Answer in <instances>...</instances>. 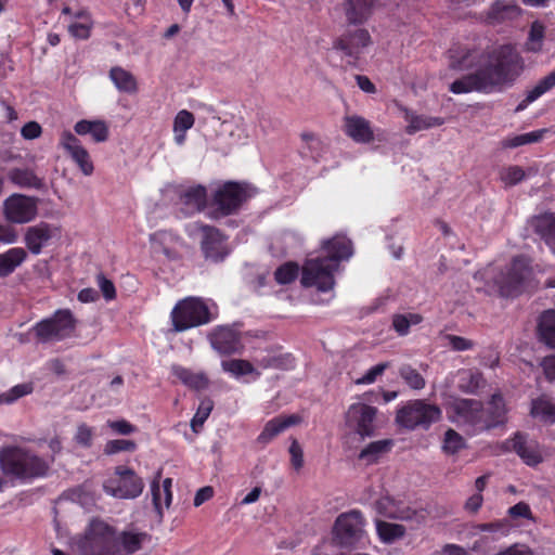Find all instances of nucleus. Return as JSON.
<instances>
[{
  "instance_id": "obj_13",
  "label": "nucleus",
  "mask_w": 555,
  "mask_h": 555,
  "mask_svg": "<svg viewBox=\"0 0 555 555\" xmlns=\"http://www.w3.org/2000/svg\"><path fill=\"white\" fill-rule=\"evenodd\" d=\"M377 409L363 402H356L349 405L345 422L348 427L354 430L362 439L374 434V421Z\"/></svg>"
},
{
  "instance_id": "obj_40",
  "label": "nucleus",
  "mask_w": 555,
  "mask_h": 555,
  "mask_svg": "<svg viewBox=\"0 0 555 555\" xmlns=\"http://www.w3.org/2000/svg\"><path fill=\"white\" fill-rule=\"evenodd\" d=\"M34 391V384L31 382L22 383L13 386L9 390L0 393V405L13 404L18 399L24 398Z\"/></svg>"
},
{
  "instance_id": "obj_4",
  "label": "nucleus",
  "mask_w": 555,
  "mask_h": 555,
  "mask_svg": "<svg viewBox=\"0 0 555 555\" xmlns=\"http://www.w3.org/2000/svg\"><path fill=\"white\" fill-rule=\"evenodd\" d=\"M77 320L69 309H59L52 315L42 319L31 327L38 343L54 344L73 336Z\"/></svg>"
},
{
  "instance_id": "obj_56",
  "label": "nucleus",
  "mask_w": 555,
  "mask_h": 555,
  "mask_svg": "<svg viewBox=\"0 0 555 555\" xmlns=\"http://www.w3.org/2000/svg\"><path fill=\"white\" fill-rule=\"evenodd\" d=\"M555 87V69L551 72L547 76L542 78L533 88L532 91L539 98L546 93L548 90Z\"/></svg>"
},
{
  "instance_id": "obj_43",
  "label": "nucleus",
  "mask_w": 555,
  "mask_h": 555,
  "mask_svg": "<svg viewBox=\"0 0 555 555\" xmlns=\"http://www.w3.org/2000/svg\"><path fill=\"white\" fill-rule=\"evenodd\" d=\"M499 177L505 186H513L525 179L526 172L521 167L512 165L501 168Z\"/></svg>"
},
{
  "instance_id": "obj_19",
  "label": "nucleus",
  "mask_w": 555,
  "mask_h": 555,
  "mask_svg": "<svg viewBox=\"0 0 555 555\" xmlns=\"http://www.w3.org/2000/svg\"><path fill=\"white\" fill-rule=\"evenodd\" d=\"M60 145L68 153L85 176L93 173L94 166L92 159L75 134L70 131H63L60 138Z\"/></svg>"
},
{
  "instance_id": "obj_50",
  "label": "nucleus",
  "mask_w": 555,
  "mask_h": 555,
  "mask_svg": "<svg viewBox=\"0 0 555 555\" xmlns=\"http://www.w3.org/2000/svg\"><path fill=\"white\" fill-rule=\"evenodd\" d=\"M544 37V27L538 22H534L531 25L529 33V41L527 42V48L529 51L538 52L541 50L542 40Z\"/></svg>"
},
{
  "instance_id": "obj_2",
  "label": "nucleus",
  "mask_w": 555,
  "mask_h": 555,
  "mask_svg": "<svg viewBox=\"0 0 555 555\" xmlns=\"http://www.w3.org/2000/svg\"><path fill=\"white\" fill-rule=\"evenodd\" d=\"M146 539V533L133 529L125 530L116 537L106 522L94 519L78 541L77 548L79 555H111L112 546L118 544L124 551L133 553L141 548Z\"/></svg>"
},
{
  "instance_id": "obj_41",
  "label": "nucleus",
  "mask_w": 555,
  "mask_h": 555,
  "mask_svg": "<svg viewBox=\"0 0 555 555\" xmlns=\"http://www.w3.org/2000/svg\"><path fill=\"white\" fill-rule=\"evenodd\" d=\"M422 320L423 318L417 313L395 314L392 317V327L400 336H404L409 333L411 325H416Z\"/></svg>"
},
{
  "instance_id": "obj_28",
  "label": "nucleus",
  "mask_w": 555,
  "mask_h": 555,
  "mask_svg": "<svg viewBox=\"0 0 555 555\" xmlns=\"http://www.w3.org/2000/svg\"><path fill=\"white\" fill-rule=\"evenodd\" d=\"M27 258V253L22 247H13L0 254V278L12 274Z\"/></svg>"
},
{
  "instance_id": "obj_57",
  "label": "nucleus",
  "mask_w": 555,
  "mask_h": 555,
  "mask_svg": "<svg viewBox=\"0 0 555 555\" xmlns=\"http://www.w3.org/2000/svg\"><path fill=\"white\" fill-rule=\"evenodd\" d=\"M311 555H345L334 541L323 542L314 547Z\"/></svg>"
},
{
  "instance_id": "obj_3",
  "label": "nucleus",
  "mask_w": 555,
  "mask_h": 555,
  "mask_svg": "<svg viewBox=\"0 0 555 555\" xmlns=\"http://www.w3.org/2000/svg\"><path fill=\"white\" fill-rule=\"evenodd\" d=\"M441 409L424 399L410 400L397 410L396 423L409 430H427L440 421Z\"/></svg>"
},
{
  "instance_id": "obj_9",
  "label": "nucleus",
  "mask_w": 555,
  "mask_h": 555,
  "mask_svg": "<svg viewBox=\"0 0 555 555\" xmlns=\"http://www.w3.org/2000/svg\"><path fill=\"white\" fill-rule=\"evenodd\" d=\"M0 467L3 474L20 478L41 476L48 468L34 453H0Z\"/></svg>"
},
{
  "instance_id": "obj_25",
  "label": "nucleus",
  "mask_w": 555,
  "mask_h": 555,
  "mask_svg": "<svg viewBox=\"0 0 555 555\" xmlns=\"http://www.w3.org/2000/svg\"><path fill=\"white\" fill-rule=\"evenodd\" d=\"M323 248L327 253L326 257L337 264L340 260L349 259L353 253L351 241L343 235H336L324 242Z\"/></svg>"
},
{
  "instance_id": "obj_11",
  "label": "nucleus",
  "mask_w": 555,
  "mask_h": 555,
  "mask_svg": "<svg viewBox=\"0 0 555 555\" xmlns=\"http://www.w3.org/2000/svg\"><path fill=\"white\" fill-rule=\"evenodd\" d=\"M373 43L367 29H347L333 42V49L340 52L347 59L348 65H357L360 55Z\"/></svg>"
},
{
  "instance_id": "obj_62",
  "label": "nucleus",
  "mask_w": 555,
  "mask_h": 555,
  "mask_svg": "<svg viewBox=\"0 0 555 555\" xmlns=\"http://www.w3.org/2000/svg\"><path fill=\"white\" fill-rule=\"evenodd\" d=\"M508 514L513 518H531V509L529 505L525 502H519L514 506L509 507Z\"/></svg>"
},
{
  "instance_id": "obj_58",
  "label": "nucleus",
  "mask_w": 555,
  "mask_h": 555,
  "mask_svg": "<svg viewBox=\"0 0 555 555\" xmlns=\"http://www.w3.org/2000/svg\"><path fill=\"white\" fill-rule=\"evenodd\" d=\"M98 286L100 287L104 298L112 300L116 297V289L113 282L106 279L103 274L98 275Z\"/></svg>"
},
{
  "instance_id": "obj_35",
  "label": "nucleus",
  "mask_w": 555,
  "mask_h": 555,
  "mask_svg": "<svg viewBox=\"0 0 555 555\" xmlns=\"http://www.w3.org/2000/svg\"><path fill=\"white\" fill-rule=\"evenodd\" d=\"M171 485L172 479L166 478L163 481V485L160 486L157 480H154L151 485V492H152V499L153 504L158 512V514H162L163 511V502L160 501V493L164 494V503L166 507H169L172 500V493H171Z\"/></svg>"
},
{
  "instance_id": "obj_30",
  "label": "nucleus",
  "mask_w": 555,
  "mask_h": 555,
  "mask_svg": "<svg viewBox=\"0 0 555 555\" xmlns=\"http://www.w3.org/2000/svg\"><path fill=\"white\" fill-rule=\"evenodd\" d=\"M109 78L120 92L132 94L138 91L137 79L130 72L122 67H112L109 70Z\"/></svg>"
},
{
  "instance_id": "obj_42",
  "label": "nucleus",
  "mask_w": 555,
  "mask_h": 555,
  "mask_svg": "<svg viewBox=\"0 0 555 555\" xmlns=\"http://www.w3.org/2000/svg\"><path fill=\"white\" fill-rule=\"evenodd\" d=\"M399 375L412 389L421 390L426 385L424 377L418 373L416 369L412 367L410 364H403L400 366Z\"/></svg>"
},
{
  "instance_id": "obj_48",
  "label": "nucleus",
  "mask_w": 555,
  "mask_h": 555,
  "mask_svg": "<svg viewBox=\"0 0 555 555\" xmlns=\"http://www.w3.org/2000/svg\"><path fill=\"white\" fill-rule=\"evenodd\" d=\"M299 272V267L295 262H286L279 267L274 272L275 281L279 284L285 285L293 282Z\"/></svg>"
},
{
  "instance_id": "obj_23",
  "label": "nucleus",
  "mask_w": 555,
  "mask_h": 555,
  "mask_svg": "<svg viewBox=\"0 0 555 555\" xmlns=\"http://www.w3.org/2000/svg\"><path fill=\"white\" fill-rule=\"evenodd\" d=\"M344 131L357 143H370L374 139L370 121L359 115H348L344 118Z\"/></svg>"
},
{
  "instance_id": "obj_54",
  "label": "nucleus",
  "mask_w": 555,
  "mask_h": 555,
  "mask_svg": "<svg viewBox=\"0 0 555 555\" xmlns=\"http://www.w3.org/2000/svg\"><path fill=\"white\" fill-rule=\"evenodd\" d=\"M212 409V404L210 401L203 402L197 412L195 413L194 417L191 421V427L194 431H197L199 427L203 426L207 417L209 416Z\"/></svg>"
},
{
  "instance_id": "obj_33",
  "label": "nucleus",
  "mask_w": 555,
  "mask_h": 555,
  "mask_svg": "<svg viewBox=\"0 0 555 555\" xmlns=\"http://www.w3.org/2000/svg\"><path fill=\"white\" fill-rule=\"evenodd\" d=\"M485 412L486 429L502 424L504 422V416L506 412L503 397L500 393L493 395L491 401L489 402V408Z\"/></svg>"
},
{
  "instance_id": "obj_16",
  "label": "nucleus",
  "mask_w": 555,
  "mask_h": 555,
  "mask_svg": "<svg viewBox=\"0 0 555 555\" xmlns=\"http://www.w3.org/2000/svg\"><path fill=\"white\" fill-rule=\"evenodd\" d=\"M3 210L8 221L27 223L37 216V203L29 196L13 194L4 201Z\"/></svg>"
},
{
  "instance_id": "obj_49",
  "label": "nucleus",
  "mask_w": 555,
  "mask_h": 555,
  "mask_svg": "<svg viewBox=\"0 0 555 555\" xmlns=\"http://www.w3.org/2000/svg\"><path fill=\"white\" fill-rule=\"evenodd\" d=\"M466 448L465 439L454 429L449 428L443 437V451H459Z\"/></svg>"
},
{
  "instance_id": "obj_27",
  "label": "nucleus",
  "mask_w": 555,
  "mask_h": 555,
  "mask_svg": "<svg viewBox=\"0 0 555 555\" xmlns=\"http://www.w3.org/2000/svg\"><path fill=\"white\" fill-rule=\"evenodd\" d=\"M299 421L300 418L297 415H280L274 417L266 424L258 439L260 441L267 442L286 428L299 423Z\"/></svg>"
},
{
  "instance_id": "obj_10",
  "label": "nucleus",
  "mask_w": 555,
  "mask_h": 555,
  "mask_svg": "<svg viewBox=\"0 0 555 555\" xmlns=\"http://www.w3.org/2000/svg\"><path fill=\"white\" fill-rule=\"evenodd\" d=\"M530 275V268L525 258H515L505 270L501 271L493 280V287L500 296L509 297L517 295Z\"/></svg>"
},
{
  "instance_id": "obj_14",
  "label": "nucleus",
  "mask_w": 555,
  "mask_h": 555,
  "mask_svg": "<svg viewBox=\"0 0 555 555\" xmlns=\"http://www.w3.org/2000/svg\"><path fill=\"white\" fill-rule=\"evenodd\" d=\"M450 417L457 423L468 424L479 429H486V412L482 403L475 399H454L449 405Z\"/></svg>"
},
{
  "instance_id": "obj_20",
  "label": "nucleus",
  "mask_w": 555,
  "mask_h": 555,
  "mask_svg": "<svg viewBox=\"0 0 555 555\" xmlns=\"http://www.w3.org/2000/svg\"><path fill=\"white\" fill-rule=\"evenodd\" d=\"M520 14L521 9L515 0H496L488 9L486 17L489 24L498 25L512 22Z\"/></svg>"
},
{
  "instance_id": "obj_59",
  "label": "nucleus",
  "mask_w": 555,
  "mask_h": 555,
  "mask_svg": "<svg viewBox=\"0 0 555 555\" xmlns=\"http://www.w3.org/2000/svg\"><path fill=\"white\" fill-rule=\"evenodd\" d=\"M451 348L455 351H465L474 347V343L465 337L456 335H447Z\"/></svg>"
},
{
  "instance_id": "obj_1",
  "label": "nucleus",
  "mask_w": 555,
  "mask_h": 555,
  "mask_svg": "<svg viewBox=\"0 0 555 555\" xmlns=\"http://www.w3.org/2000/svg\"><path fill=\"white\" fill-rule=\"evenodd\" d=\"M524 69L519 53L512 46H502L489 53L487 61L475 72L453 81L455 94L473 91L492 93L512 85Z\"/></svg>"
},
{
  "instance_id": "obj_47",
  "label": "nucleus",
  "mask_w": 555,
  "mask_h": 555,
  "mask_svg": "<svg viewBox=\"0 0 555 555\" xmlns=\"http://www.w3.org/2000/svg\"><path fill=\"white\" fill-rule=\"evenodd\" d=\"M78 21L68 25L69 34L77 39H87L90 36L91 21L87 15H79Z\"/></svg>"
},
{
  "instance_id": "obj_60",
  "label": "nucleus",
  "mask_w": 555,
  "mask_h": 555,
  "mask_svg": "<svg viewBox=\"0 0 555 555\" xmlns=\"http://www.w3.org/2000/svg\"><path fill=\"white\" fill-rule=\"evenodd\" d=\"M545 378L550 383H555V354L544 357L540 362Z\"/></svg>"
},
{
  "instance_id": "obj_45",
  "label": "nucleus",
  "mask_w": 555,
  "mask_h": 555,
  "mask_svg": "<svg viewBox=\"0 0 555 555\" xmlns=\"http://www.w3.org/2000/svg\"><path fill=\"white\" fill-rule=\"evenodd\" d=\"M483 384V379L480 373L464 371L461 374V382L459 388L466 393H474Z\"/></svg>"
},
{
  "instance_id": "obj_64",
  "label": "nucleus",
  "mask_w": 555,
  "mask_h": 555,
  "mask_svg": "<svg viewBox=\"0 0 555 555\" xmlns=\"http://www.w3.org/2000/svg\"><path fill=\"white\" fill-rule=\"evenodd\" d=\"M258 365L262 369H282L284 366V358L266 356L258 360Z\"/></svg>"
},
{
  "instance_id": "obj_29",
  "label": "nucleus",
  "mask_w": 555,
  "mask_h": 555,
  "mask_svg": "<svg viewBox=\"0 0 555 555\" xmlns=\"http://www.w3.org/2000/svg\"><path fill=\"white\" fill-rule=\"evenodd\" d=\"M530 414L533 418L546 424L555 423V403L546 396L531 401Z\"/></svg>"
},
{
  "instance_id": "obj_44",
  "label": "nucleus",
  "mask_w": 555,
  "mask_h": 555,
  "mask_svg": "<svg viewBox=\"0 0 555 555\" xmlns=\"http://www.w3.org/2000/svg\"><path fill=\"white\" fill-rule=\"evenodd\" d=\"M300 138L304 142V151L309 154L310 157L317 159L321 156L324 145L322 140L312 132H302Z\"/></svg>"
},
{
  "instance_id": "obj_39",
  "label": "nucleus",
  "mask_w": 555,
  "mask_h": 555,
  "mask_svg": "<svg viewBox=\"0 0 555 555\" xmlns=\"http://www.w3.org/2000/svg\"><path fill=\"white\" fill-rule=\"evenodd\" d=\"M206 189L202 185L188 189L181 195L182 202L192 210H201L206 204Z\"/></svg>"
},
{
  "instance_id": "obj_31",
  "label": "nucleus",
  "mask_w": 555,
  "mask_h": 555,
  "mask_svg": "<svg viewBox=\"0 0 555 555\" xmlns=\"http://www.w3.org/2000/svg\"><path fill=\"white\" fill-rule=\"evenodd\" d=\"M171 370L172 374L179 378L182 384L192 389L202 390L208 386V378L203 373H195L180 365H173Z\"/></svg>"
},
{
  "instance_id": "obj_18",
  "label": "nucleus",
  "mask_w": 555,
  "mask_h": 555,
  "mask_svg": "<svg viewBox=\"0 0 555 555\" xmlns=\"http://www.w3.org/2000/svg\"><path fill=\"white\" fill-rule=\"evenodd\" d=\"M194 227L202 232L201 247L205 258L212 261L222 260L228 255V249L221 232L201 223H195Z\"/></svg>"
},
{
  "instance_id": "obj_15",
  "label": "nucleus",
  "mask_w": 555,
  "mask_h": 555,
  "mask_svg": "<svg viewBox=\"0 0 555 555\" xmlns=\"http://www.w3.org/2000/svg\"><path fill=\"white\" fill-rule=\"evenodd\" d=\"M60 237V227L42 221L26 229L24 242L33 255H39L44 247Z\"/></svg>"
},
{
  "instance_id": "obj_61",
  "label": "nucleus",
  "mask_w": 555,
  "mask_h": 555,
  "mask_svg": "<svg viewBox=\"0 0 555 555\" xmlns=\"http://www.w3.org/2000/svg\"><path fill=\"white\" fill-rule=\"evenodd\" d=\"M41 126L37 121H29L21 129V134L26 140H34L40 137Z\"/></svg>"
},
{
  "instance_id": "obj_17",
  "label": "nucleus",
  "mask_w": 555,
  "mask_h": 555,
  "mask_svg": "<svg viewBox=\"0 0 555 555\" xmlns=\"http://www.w3.org/2000/svg\"><path fill=\"white\" fill-rule=\"evenodd\" d=\"M375 509L382 516L399 520L415 519L420 522L425 518L422 511L418 512L404 504L402 501L395 500L388 494L383 495L375 502Z\"/></svg>"
},
{
  "instance_id": "obj_38",
  "label": "nucleus",
  "mask_w": 555,
  "mask_h": 555,
  "mask_svg": "<svg viewBox=\"0 0 555 555\" xmlns=\"http://www.w3.org/2000/svg\"><path fill=\"white\" fill-rule=\"evenodd\" d=\"M406 120L409 122L406 127V132L409 134H413L421 130H426L433 127L441 126L444 120L441 117H433L425 115H408Z\"/></svg>"
},
{
  "instance_id": "obj_36",
  "label": "nucleus",
  "mask_w": 555,
  "mask_h": 555,
  "mask_svg": "<svg viewBox=\"0 0 555 555\" xmlns=\"http://www.w3.org/2000/svg\"><path fill=\"white\" fill-rule=\"evenodd\" d=\"M376 532L379 540L384 543H393L405 534V528L399 524L376 520Z\"/></svg>"
},
{
  "instance_id": "obj_32",
  "label": "nucleus",
  "mask_w": 555,
  "mask_h": 555,
  "mask_svg": "<svg viewBox=\"0 0 555 555\" xmlns=\"http://www.w3.org/2000/svg\"><path fill=\"white\" fill-rule=\"evenodd\" d=\"M538 334L542 343L555 349V310H547L540 317Z\"/></svg>"
},
{
  "instance_id": "obj_22",
  "label": "nucleus",
  "mask_w": 555,
  "mask_h": 555,
  "mask_svg": "<svg viewBox=\"0 0 555 555\" xmlns=\"http://www.w3.org/2000/svg\"><path fill=\"white\" fill-rule=\"evenodd\" d=\"M211 346L221 354L237 353L243 349L238 334L229 328L220 327L210 337Z\"/></svg>"
},
{
  "instance_id": "obj_8",
  "label": "nucleus",
  "mask_w": 555,
  "mask_h": 555,
  "mask_svg": "<svg viewBox=\"0 0 555 555\" xmlns=\"http://www.w3.org/2000/svg\"><path fill=\"white\" fill-rule=\"evenodd\" d=\"M337 268V263L327 257L307 259L302 266L300 282L305 287L313 286L320 292L331 291L335 285L334 272Z\"/></svg>"
},
{
  "instance_id": "obj_24",
  "label": "nucleus",
  "mask_w": 555,
  "mask_h": 555,
  "mask_svg": "<svg viewBox=\"0 0 555 555\" xmlns=\"http://www.w3.org/2000/svg\"><path fill=\"white\" fill-rule=\"evenodd\" d=\"M530 225L555 254V214L534 216L530 220Z\"/></svg>"
},
{
  "instance_id": "obj_26",
  "label": "nucleus",
  "mask_w": 555,
  "mask_h": 555,
  "mask_svg": "<svg viewBox=\"0 0 555 555\" xmlns=\"http://www.w3.org/2000/svg\"><path fill=\"white\" fill-rule=\"evenodd\" d=\"M74 130L78 135L90 134L96 143L105 142L108 139V126L103 120L82 119L76 122Z\"/></svg>"
},
{
  "instance_id": "obj_7",
  "label": "nucleus",
  "mask_w": 555,
  "mask_h": 555,
  "mask_svg": "<svg viewBox=\"0 0 555 555\" xmlns=\"http://www.w3.org/2000/svg\"><path fill=\"white\" fill-rule=\"evenodd\" d=\"M255 193V189L247 183H224L214 195L212 205L216 207L214 217L218 218L234 214Z\"/></svg>"
},
{
  "instance_id": "obj_6",
  "label": "nucleus",
  "mask_w": 555,
  "mask_h": 555,
  "mask_svg": "<svg viewBox=\"0 0 555 555\" xmlns=\"http://www.w3.org/2000/svg\"><path fill=\"white\" fill-rule=\"evenodd\" d=\"M172 326L176 332H183L211 321L207 305L196 297L180 300L171 311Z\"/></svg>"
},
{
  "instance_id": "obj_63",
  "label": "nucleus",
  "mask_w": 555,
  "mask_h": 555,
  "mask_svg": "<svg viewBox=\"0 0 555 555\" xmlns=\"http://www.w3.org/2000/svg\"><path fill=\"white\" fill-rule=\"evenodd\" d=\"M17 241L16 231L9 224L0 223V243L1 244H13Z\"/></svg>"
},
{
  "instance_id": "obj_5",
  "label": "nucleus",
  "mask_w": 555,
  "mask_h": 555,
  "mask_svg": "<svg viewBox=\"0 0 555 555\" xmlns=\"http://www.w3.org/2000/svg\"><path fill=\"white\" fill-rule=\"evenodd\" d=\"M366 520L358 509L341 513L335 520L333 528L334 542L339 547H358L364 545L367 540L365 530Z\"/></svg>"
},
{
  "instance_id": "obj_53",
  "label": "nucleus",
  "mask_w": 555,
  "mask_h": 555,
  "mask_svg": "<svg viewBox=\"0 0 555 555\" xmlns=\"http://www.w3.org/2000/svg\"><path fill=\"white\" fill-rule=\"evenodd\" d=\"M389 367L388 362H382L376 364L375 366L371 367L362 377L358 378L356 380V384L358 385H369L373 384L378 376H380L386 369Z\"/></svg>"
},
{
  "instance_id": "obj_34",
  "label": "nucleus",
  "mask_w": 555,
  "mask_h": 555,
  "mask_svg": "<svg viewBox=\"0 0 555 555\" xmlns=\"http://www.w3.org/2000/svg\"><path fill=\"white\" fill-rule=\"evenodd\" d=\"M195 118L194 115L182 109L178 112L173 119V139L178 145H183L186 139V131L194 126Z\"/></svg>"
},
{
  "instance_id": "obj_55",
  "label": "nucleus",
  "mask_w": 555,
  "mask_h": 555,
  "mask_svg": "<svg viewBox=\"0 0 555 555\" xmlns=\"http://www.w3.org/2000/svg\"><path fill=\"white\" fill-rule=\"evenodd\" d=\"M470 56L469 51H462L456 53L455 50L450 51V67L455 70H462L467 68L470 63L467 61V59Z\"/></svg>"
},
{
  "instance_id": "obj_46",
  "label": "nucleus",
  "mask_w": 555,
  "mask_h": 555,
  "mask_svg": "<svg viewBox=\"0 0 555 555\" xmlns=\"http://www.w3.org/2000/svg\"><path fill=\"white\" fill-rule=\"evenodd\" d=\"M222 367L224 371L231 373L235 377L255 373V367L247 360L233 359L224 361L222 362Z\"/></svg>"
},
{
  "instance_id": "obj_12",
  "label": "nucleus",
  "mask_w": 555,
  "mask_h": 555,
  "mask_svg": "<svg viewBox=\"0 0 555 555\" xmlns=\"http://www.w3.org/2000/svg\"><path fill=\"white\" fill-rule=\"evenodd\" d=\"M103 488L107 494L114 498L134 499L142 493L144 483L133 470L118 467L115 477L109 478Z\"/></svg>"
},
{
  "instance_id": "obj_37",
  "label": "nucleus",
  "mask_w": 555,
  "mask_h": 555,
  "mask_svg": "<svg viewBox=\"0 0 555 555\" xmlns=\"http://www.w3.org/2000/svg\"><path fill=\"white\" fill-rule=\"evenodd\" d=\"M10 180L21 188L41 189L43 186L42 179L37 177L30 169H12L9 173Z\"/></svg>"
},
{
  "instance_id": "obj_51",
  "label": "nucleus",
  "mask_w": 555,
  "mask_h": 555,
  "mask_svg": "<svg viewBox=\"0 0 555 555\" xmlns=\"http://www.w3.org/2000/svg\"><path fill=\"white\" fill-rule=\"evenodd\" d=\"M503 451H532V447L528 443L525 434L516 433L513 438L504 442Z\"/></svg>"
},
{
  "instance_id": "obj_52",
  "label": "nucleus",
  "mask_w": 555,
  "mask_h": 555,
  "mask_svg": "<svg viewBox=\"0 0 555 555\" xmlns=\"http://www.w3.org/2000/svg\"><path fill=\"white\" fill-rule=\"evenodd\" d=\"M93 429L87 424L82 423L77 426L74 440L80 448H90L92 444Z\"/></svg>"
},
{
  "instance_id": "obj_21",
  "label": "nucleus",
  "mask_w": 555,
  "mask_h": 555,
  "mask_svg": "<svg viewBox=\"0 0 555 555\" xmlns=\"http://www.w3.org/2000/svg\"><path fill=\"white\" fill-rule=\"evenodd\" d=\"M376 0H344L343 11L349 25H362L373 14Z\"/></svg>"
}]
</instances>
